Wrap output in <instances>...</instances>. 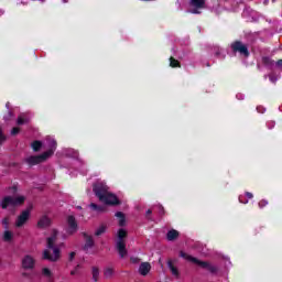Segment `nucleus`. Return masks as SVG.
I'll use <instances>...</instances> for the list:
<instances>
[{"mask_svg":"<svg viewBox=\"0 0 282 282\" xmlns=\"http://www.w3.org/2000/svg\"><path fill=\"white\" fill-rule=\"evenodd\" d=\"M56 139L52 137H47L44 142H41L39 140L33 141L31 143V148L33 151H41V149H45V151L40 155L29 156L26 159L28 164H31V166H34V164H41V162H45L54 155L56 152Z\"/></svg>","mask_w":282,"mask_h":282,"instance_id":"1","label":"nucleus"},{"mask_svg":"<svg viewBox=\"0 0 282 282\" xmlns=\"http://www.w3.org/2000/svg\"><path fill=\"white\" fill-rule=\"evenodd\" d=\"M94 193L98 197L99 202L106 204L107 206H118L120 205V199L118 196L109 191L107 183L99 182L94 185Z\"/></svg>","mask_w":282,"mask_h":282,"instance_id":"2","label":"nucleus"},{"mask_svg":"<svg viewBox=\"0 0 282 282\" xmlns=\"http://www.w3.org/2000/svg\"><path fill=\"white\" fill-rule=\"evenodd\" d=\"M58 241V231L52 229L51 236L46 238V249L43 251V259L56 263L61 259V249L54 247V243Z\"/></svg>","mask_w":282,"mask_h":282,"instance_id":"3","label":"nucleus"},{"mask_svg":"<svg viewBox=\"0 0 282 282\" xmlns=\"http://www.w3.org/2000/svg\"><path fill=\"white\" fill-rule=\"evenodd\" d=\"M180 257L182 259H185V261H189L191 263H195L196 265H199L200 268H205V270H208V272H210L212 274H217V272H219V268L213 263L209 262H204L200 260H197V258L181 251L180 252Z\"/></svg>","mask_w":282,"mask_h":282,"instance_id":"4","label":"nucleus"},{"mask_svg":"<svg viewBox=\"0 0 282 282\" xmlns=\"http://www.w3.org/2000/svg\"><path fill=\"white\" fill-rule=\"evenodd\" d=\"M124 239H127V230L119 229L117 234L116 248L121 259H124V257H127V243L124 242Z\"/></svg>","mask_w":282,"mask_h":282,"instance_id":"5","label":"nucleus"},{"mask_svg":"<svg viewBox=\"0 0 282 282\" xmlns=\"http://www.w3.org/2000/svg\"><path fill=\"white\" fill-rule=\"evenodd\" d=\"M25 202V197L18 196V197H11V196H4L1 202L0 206L1 208L6 209L9 208V206H21Z\"/></svg>","mask_w":282,"mask_h":282,"instance_id":"6","label":"nucleus"},{"mask_svg":"<svg viewBox=\"0 0 282 282\" xmlns=\"http://www.w3.org/2000/svg\"><path fill=\"white\" fill-rule=\"evenodd\" d=\"M189 6L194 9H189L191 14H202V10H206V0H189Z\"/></svg>","mask_w":282,"mask_h":282,"instance_id":"7","label":"nucleus"},{"mask_svg":"<svg viewBox=\"0 0 282 282\" xmlns=\"http://www.w3.org/2000/svg\"><path fill=\"white\" fill-rule=\"evenodd\" d=\"M78 231V223L74 216H68L66 220V232L67 235H74Z\"/></svg>","mask_w":282,"mask_h":282,"instance_id":"8","label":"nucleus"},{"mask_svg":"<svg viewBox=\"0 0 282 282\" xmlns=\"http://www.w3.org/2000/svg\"><path fill=\"white\" fill-rule=\"evenodd\" d=\"M231 48L234 52H239V54H241V56H250V52H248V46H246L243 43L241 42H236L234 44H231Z\"/></svg>","mask_w":282,"mask_h":282,"instance_id":"9","label":"nucleus"},{"mask_svg":"<svg viewBox=\"0 0 282 282\" xmlns=\"http://www.w3.org/2000/svg\"><path fill=\"white\" fill-rule=\"evenodd\" d=\"M28 219H30V209L23 210L21 215L18 216L15 220L17 228H22V226H25V224H28Z\"/></svg>","mask_w":282,"mask_h":282,"instance_id":"10","label":"nucleus"},{"mask_svg":"<svg viewBox=\"0 0 282 282\" xmlns=\"http://www.w3.org/2000/svg\"><path fill=\"white\" fill-rule=\"evenodd\" d=\"M35 263H36V260H34V257L30 254L24 256L22 259V268L24 270H32Z\"/></svg>","mask_w":282,"mask_h":282,"instance_id":"11","label":"nucleus"},{"mask_svg":"<svg viewBox=\"0 0 282 282\" xmlns=\"http://www.w3.org/2000/svg\"><path fill=\"white\" fill-rule=\"evenodd\" d=\"M52 224V219L47 216H42L37 221V228H47Z\"/></svg>","mask_w":282,"mask_h":282,"instance_id":"12","label":"nucleus"},{"mask_svg":"<svg viewBox=\"0 0 282 282\" xmlns=\"http://www.w3.org/2000/svg\"><path fill=\"white\" fill-rule=\"evenodd\" d=\"M151 272V264L149 262H143L140 264L139 267V273L142 275V276H147V274Z\"/></svg>","mask_w":282,"mask_h":282,"instance_id":"13","label":"nucleus"},{"mask_svg":"<svg viewBox=\"0 0 282 282\" xmlns=\"http://www.w3.org/2000/svg\"><path fill=\"white\" fill-rule=\"evenodd\" d=\"M85 245L84 250L88 252V250H91L94 248V238L91 236L85 235Z\"/></svg>","mask_w":282,"mask_h":282,"instance_id":"14","label":"nucleus"},{"mask_svg":"<svg viewBox=\"0 0 282 282\" xmlns=\"http://www.w3.org/2000/svg\"><path fill=\"white\" fill-rule=\"evenodd\" d=\"M252 197H254V195L250 192H246L245 194H241L238 199L240 202V204H248V199H252Z\"/></svg>","mask_w":282,"mask_h":282,"instance_id":"15","label":"nucleus"},{"mask_svg":"<svg viewBox=\"0 0 282 282\" xmlns=\"http://www.w3.org/2000/svg\"><path fill=\"white\" fill-rule=\"evenodd\" d=\"M177 237H180V231L175 229H171L170 231H167V235H166L167 241H175Z\"/></svg>","mask_w":282,"mask_h":282,"instance_id":"16","label":"nucleus"},{"mask_svg":"<svg viewBox=\"0 0 282 282\" xmlns=\"http://www.w3.org/2000/svg\"><path fill=\"white\" fill-rule=\"evenodd\" d=\"M167 267L172 273V275L175 278V279H180V269H177V267L173 265V262H167Z\"/></svg>","mask_w":282,"mask_h":282,"instance_id":"17","label":"nucleus"},{"mask_svg":"<svg viewBox=\"0 0 282 282\" xmlns=\"http://www.w3.org/2000/svg\"><path fill=\"white\" fill-rule=\"evenodd\" d=\"M63 154L67 158H78V151L70 148L63 150Z\"/></svg>","mask_w":282,"mask_h":282,"instance_id":"18","label":"nucleus"},{"mask_svg":"<svg viewBox=\"0 0 282 282\" xmlns=\"http://www.w3.org/2000/svg\"><path fill=\"white\" fill-rule=\"evenodd\" d=\"M214 54L217 56V58H226V51L224 48H220L219 46H216L214 48Z\"/></svg>","mask_w":282,"mask_h":282,"instance_id":"19","label":"nucleus"},{"mask_svg":"<svg viewBox=\"0 0 282 282\" xmlns=\"http://www.w3.org/2000/svg\"><path fill=\"white\" fill-rule=\"evenodd\" d=\"M3 241L10 242L12 239H14V232L10 230H4L3 236H2Z\"/></svg>","mask_w":282,"mask_h":282,"instance_id":"20","label":"nucleus"},{"mask_svg":"<svg viewBox=\"0 0 282 282\" xmlns=\"http://www.w3.org/2000/svg\"><path fill=\"white\" fill-rule=\"evenodd\" d=\"M91 274L93 281L98 282V280L100 279V269H98V267H93Z\"/></svg>","mask_w":282,"mask_h":282,"instance_id":"21","label":"nucleus"},{"mask_svg":"<svg viewBox=\"0 0 282 282\" xmlns=\"http://www.w3.org/2000/svg\"><path fill=\"white\" fill-rule=\"evenodd\" d=\"M17 122H18V124H26V122H30V118L28 117V115L22 113L19 116Z\"/></svg>","mask_w":282,"mask_h":282,"instance_id":"22","label":"nucleus"},{"mask_svg":"<svg viewBox=\"0 0 282 282\" xmlns=\"http://www.w3.org/2000/svg\"><path fill=\"white\" fill-rule=\"evenodd\" d=\"M105 232H107V225H100L95 235L96 237H100V235H105Z\"/></svg>","mask_w":282,"mask_h":282,"instance_id":"23","label":"nucleus"},{"mask_svg":"<svg viewBox=\"0 0 282 282\" xmlns=\"http://www.w3.org/2000/svg\"><path fill=\"white\" fill-rule=\"evenodd\" d=\"M262 63L265 67H272L274 65V62L270 57H263Z\"/></svg>","mask_w":282,"mask_h":282,"instance_id":"24","label":"nucleus"},{"mask_svg":"<svg viewBox=\"0 0 282 282\" xmlns=\"http://www.w3.org/2000/svg\"><path fill=\"white\" fill-rule=\"evenodd\" d=\"M279 78H281V74L276 75V74L272 73V74L269 75L270 83L275 84L276 80H279Z\"/></svg>","mask_w":282,"mask_h":282,"instance_id":"25","label":"nucleus"},{"mask_svg":"<svg viewBox=\"0 0 282 282\" xmlns=\"http://www.w3.org/2000/svg\"><path fill=\"white\" fill-rule=\"evenodd\" d=\"M116 217H118L119 219V225L124 226V214H122L121 212H117Z\"/></svg>","mask_w":282,"mask_h":282,"instance_id":"26","label":"nucleus"},{"mask_svg":"<svg viewBox=\"0 0 282 282\" xmlns=\"http://www.w3.org/2000/svg\"><path fill=\"white\" fill-rule=\"evenodd\" d=\"M104 274H105L106 279H111V276H113V269L106 268L104 271Z\"/></svg>","mask_w":282,"mask_h":282,"instance_id":"27","label":"nucleus"},{"mask_svg":"<svg viewBox=\"0 0 282 282\" xmlns=\"http://www.w3.org/2000/svg\"><path fill=\"white\" fill-rule=\"evenodd\" d=\"M89 208H91V210H95V213H102V207H100V206H98V205H96L94 203H91L89 205Z\"/></svg>","mask_w":282,"mask_h":282,"instance_id":"28","label":"nucleus"},{"mask_svg":"<svg viewBox=\"0 0 282 282\" xmlns=\"http://www.w3.org/2000/svg\"><path fill=\"white\" fill-rule=\"evenodd\" d=\"M42 274H43V276H46L47 279H51L52 270H50L47 268H44V269H42Z\"/></svg>","mask_w":282,"mask_h":282,"instance_id":"29","label":"nucleus"},{"mask_svg":"<svg viewBox=\"0 0 282 282\" xmlns=\"http://www.w3.org/2000/svg\"><path fill=\"white\" fill-rule=\"evenodd\" d=\"M170 66L171 67H180V62L173 57H170Z\"/></svg>","mask_w":282,"mask_h":282,"instance_id":"30","label":"nucleus"},{"mask_svg":"<svg viewBox=\"0 0 282 282\" xmlns=\"http://www.w3.org/2000/svg\"><path fill=\"white\" fill-rule=\"evenodd\" d=\"M259 208H265V206H268V200L267 199H262L258 203Z\"/></svg>","mask_w":282,"mask_h":282,"instance_id":"31","label":"nucleus"},{"mask_svg":"<svg viewBox=\"0 0 282 282\" xmlns=\"http://www.w3.org/2000/svg\"><path fill=\"white\" fill-rule=\"evenodd\" d=\"M257 111L258 113H265V108H263V106H258Z\"/></svg>","mask_w":282,"mask_h":282,"instance_id":"32","label":"nucleus"},{"mask_svg":"<svg viewBox=\"0 0 282 282\" xmlns=\"http://www.w3.org/2000/svg\"><path fill=\"white\" fill-rule=\"evenodd\" d=\"M80 269V264H78L73 271H70V274L74 276L75 274H78V270Z\"/></svg>","mask_w":282,"mask_h":282,"instance_id":"33","label":"nucleus"},{"mask_svg":"<svg viewBox=\"0 0 282 282\" xmlns=\"http://www.w3.org/2000/svg\"><path fill=\"white\" fill-rule=\"evenodd\" d=\"M236 98L238 100H243L246 98V96L243 94L239 93V94L236 95Z\"/></svg>","mask_w":282,"mask_h":282,"instance_id":"34","label":"nucleus"},{"mask_svg":"<svg viewBox=\"0 0 282 282\" xmlns=\"http://www.w3.org/2000/svg\"><path fill=\"white\" fill-rule=\"evenodd\" d=\"M0 142H6V135L3 134V131L0 129Z\"/></svg>","mask_w":282,"mask_h":282,"instance_id":"35","label":"nucleus"},{"mask_svg":"<svg viewBox=\"0 0 282 282\" xmlns=\"http://www.w3.org/2000/svg\"><path fill=\"white\" fill-rule=\"evenodd\" d=\"M76 257V252H70L69 256H68V260L69 261H74V258Z\"/></svg>","mask_w":282,"mask_h":282,"instance_id":"36","label":"nucleus"},{"mask_svg":"<svg viewBox=\"0 0 282 282\" xmlns=\"http://www.w3.org/2000/svg\"><path fill=\"white\" fill-rule=\"evenodd\" d=\"M20 129L19 128H13L11 130V135H17V133H19Z\"/></svg>","mask_w":282,"mask_h":282,"instance_id":"37","label":"nucleus"},{"mask_svg":"<svg viewBox=\"0 0 282 282\" xmlns=\"http://www.w3.org/2000/svg\"><path fill=\"white\" fill-rule=\"evenodd\" d=\"M267 126L269 127V129H274V121H269Z\"/></svg>","mask_w":282,"mask_h":282,"instance_id":"38","label":"nucleus"},{"mask_svg":"<svg viewBox=\"0 0 282 282\" xmlns=\"http://www.w3.org/2000/svg\"><path fill=\"white\" fill-rule=\"evenodd\" d=\"M276 67H279V69L282 70V59H280V61L276 62Z\"/></svg>","mask_w":282,"mask_h":282,"instance_id":"39","label":"nucleus"},{"mask_svg":"<svg viewBox=\"0 0 282 282\" xmlns=\"http://www.w3.org/2000/svg\"><path fill=\"white\" fill-rule=\"evenodd\" d=\"M159 213H160V215H164V207L159 206Z\"/></svg>","mask_w":282,"mask_h":282,"instance_id":"40","label":"nucleus"},{"mask_svg":"<svg viewBox=\"0 0 282 282\" xmlns=\"http://www.w3.org/2000/svg\"><path fill=\"white\" fill-rule=\"evenodd\" d=\"M2 224H3L4 228H8V218H4V219L2 220Z\"/></svg>","mask_w":282,"mask_h":282,"instance_id":"41","label":"nucleus"},{"mask_svg":"<svg viewBox=\"0 0 282 282\" xmlns=\"http://www.w3.org/2000/svg\"><path fill=\"white\" fill-rule=\"evenodd\" d=\"M11 193H17V186L10 187Z\"/></svg>","mask_w":282,"mask_h":282,"instance_id":"42","label":"nucleus"},{"mask_svg":"<svg viewBox=\"0 0 282 282\" xmlns=\"http://www.w3.org/2000/svg\"><path fill=\"white\" fill-rule=\"evenodd\" d=\"M3 14H6V11H3L2 9H0V17H3Z\"/></svg>","mask_w":282,"mask_h":282,"instance_id":"43","label":"nucleus"},{"mask_svg":"<svg viewBox=\"0 0 282 282\" xmlns=\"http://www.w3.org/2000/svg\"><path fill=\"white\" fill-rule=\"evenodd\" d=\"M151 213H153L151 209L147 210V217H149V215H151Z\"/></svg>","mask_w":282,"mask_h":282,"instance_id":"44","label":"nucleus"},{"mask_svg":"<svg viewBox=\"0 0 282 282\" xmlns=\"http://www.w3.org/2000/svg\"><path fill=\"white\" fill-rule=\"evenodd\" d=\"M69 0H62L63 3H67Z\"/></svg>","mask_w":282,"mask_h":282,"instance_id":"45","label":"nucleus"},{"mask_svg":"<svg viewBox=\"0 0 282 282\" xmlns=\"http://www.w3.org/2000/svg\"><path fill=\"white\" fill-rule=\"evenodd\" d=\"M227 263H228V265H230V259H228V258H227Z\"/></svg>","mask_w":282,"mask_h":282,"instance_id":"46","label":"nucleus"},{"mask_svg":"<svg viewBox=\"0 0 282 282\" xmlns=\"http://www.w3.org/2000/svg\"><path fill=\"white\" fill-rule=\"evenodd\" d=\"M20 4H21V6H25V2L21 1Z\"/></svg>","mask_w":282,"mask_h":282,"instance_id":"47","label":"nucleus"},{"mask_svg":"<svg viewBox=\"0 0 282 282\" xmlns=\"http://www.w3.org/2000/svg\"><path fill=\"white\" fill-rule=\"evenodd\" d=\"M9 118H12V112L9 111Z\"/></svg>","mask_w":282,"mask_h":282,"instance_id":"48","label":"nucleus"},{"mask_svg":"<svg viewBox=\"0 0 282 282\" xmlns=\"http://www.w3.org/2000/svg\"><path fill=\"white\" fill-rule=\"evenodd\" d=\"M7 108L10 109V104H7Z\"/></svg>","mask_w":282,"mask_h":282,"instance_id":"49","label":"nucleus"},{"mask_svg":"<svg viewBox=\"0 0 282 282\" xmlns=\"http://www.w3.org/2000/svg\"><path fill=\"white\" fill-rule=\"evenodd\" d=\"M264 6H268V1H264Z\"/></svg>","mask_w":282,"mask_h":282,"instance_id":"50","label":"nucleus"},{"mask_svg":"<svg viewBox=\"0 0 282 282\" xmlns=\"http://www.w3.org/2000/svg\"><path fill=\"white\" fill-rule=\"evenodd\" d=\"M280 111H282V105L280 106Z\"/></svg>","mask_w":282,"mask_h":282,"instance_id":"51","label":"nucleus"},{"mask_svg":"<svg viewBox=\"0 0 282 282\" xmlns=\"http://www.w3.org/2000/svg\"><path fill=\"white\" fill-rule=\"evenodd\" d=\"M4 120H8V118H7V117H4Z\"/></svg>","mask_w":282,"mask_h":282,"instance_id":"52","label":"nucleus"}]
</instances>
